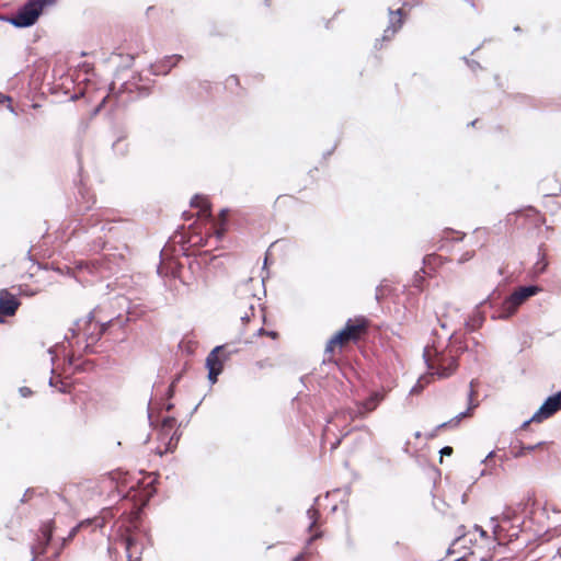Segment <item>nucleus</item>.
Returning a JSON list of instances; mask_svg holds the SVG:
<instances>
[{"mask_svg":"<svg viewBox=\"0 0 561 561\" xmlns=\"http://www.w3.org/2000/svg\"><path fill=\"white\" fill-rule=\"evenodd\" d=\"M182 59L183 56L179 54L164 56L151 64L149 71L153 76H167Z\"/></svg>","mask_w":561,"mask_h":561,"instance_id":"obj_11","label":"nucleus"},{"mask_svg":"<svg viewBox=\"0 0 561 561\" xmlns=\"http://www.w3.org/2000/svg\"><path fill=\"white\" fill-rule=\"evenodd\" d=\"M181 378H182V373H178L174 376V378L172 379L170 385H174V387L176 388V385L180 382Z\"/></svg>","mask_w":561,"mask_h":561,"instance_id":"obj_54","label":"nucleus"},{"mask_svg":"<svg viewBox=\"0 0 561 561\" xmlns=\"http://www.w3.org/2000/svg\"><path fill=\"white\" fill-rule=\"evenodd\" d=\"M471 413L468 411V410H465L460 413H458L456 416H455V421L460 423L462 419H465L466 416H470Z\"/></svg>","mask_w":561,"mask_h":561,"instance_id":"obj_48","label":"nucleus"},{"mask_svg":"<svg viewBox=\"0 0 561 561\" xmlns=\"http://www.w3.org/2000/svg\"><path fill=\"white\" fill-rule=\"evenodd\" d=\"M319 497H314L313 505L307 510V517L310 519V524L307 528V531L311 533L313 530V527L317 523V520L320 517V512L314 507V505L318 503Z\"/></svg>","mask_w":561,"mask_h":561,"instance_id":"obj_23","label":"nucleus"},{"mask_svg":"<svg viewBox=\"0 0 561 561\" xmlns=\"http://www.w3.org/2000/svg\"><path fill=\"white\" fill-rule=\"evenodd\" d=\"M322 531L318 530L316 531L314 534H312L307 540H306V543H305V547H304V550L302 551H306V552H310L309 551V548L311 547V545L319 538L322 537Z\"/></svg>","mask_w":561,"mask_h":561,"instance_id":"obj_30","label":"nucleus"},{"mask_svg":"<svg viewBox=\"0 0 561 561\" xmlns=\"http://www.w3.org/2000/svg\"><path fill=\"white\" fill-rule=\"evenodd\" d=\"M474 529L479 531L480 536L483 538L488 537V533L479 525H474Z\"/></svg>","mask_w":561,"mask_h":561,"instance_id":"obj_53","label":"nucleus"},{"mask_svg":"<svg viewBox=\"0 0 561 561\" xmlns=\"http://www.w3.org/2000/svg\"><path fill=\"white\" fill-rule=\"evenodd\" d=\"M254 316V305L253 302H250L249 305V312H245L243 316H241V321L243 323H247L251 320V318Z\"/></svg>","mask_w":561,"mask_h":561,"instance_id":"obj_34","label":"nucleus"},{"mask_svg":"<svg viewBox=\"0 0 561 561\" xmlns=\"http://www.w3.org/2000/svg\"><path fill=\"white\" fill-rule=\"evenodd\" d=\"M343 341L340 339V335H336L335 333L331 336V339L328 341L325 346V353L332 354L334 352V348L336 346H342Z\"/></svg>","mask_w":561,"mask_h":561,"instance_id":"obj_26","label":"nucleus"},{"mask_svg":"<svg viewBox=\"0 0 561 561\" xmlns=\"http://www.w3.org/2000/svg\"><path fill=\"white\" fill-rule=\"evenodd\" d=\"M540 287L537 285H526L518 287L511 295L506 296L503 300L499 301L497 309L492 313L493 320H507L513 317L518 308L530 297L537 295L540 291Z\"/></svg>","mask_w":561,"mask_h":561,"instance_id":"obj_2","label":"nucleus"},{"mask_svg":"<svg viewBox=\"0 0 561 561\" xmlns=\"http://www.w3.org/2000/svg\"><path fill=\"white\" fill-rule=\"evenodd\" d=\"M257 335H267V336H270L272 339H276L278 333L276 331H267L264 328H260L257 330Z\"/></svg>","mask_w":561,"mask_h":561,"instance_id":"obj_37","label":"nucleus"},{"mask_svg":"<svg viewBox=\"0 0 561 561\" xmlns=\"http://www.w3.org/2000/svg\"><path fill=\"white\" fill-rule=\"evenodd\" d=\"M149 425L153 428H159L163 436H168L170 431L176 425L174 416H164L160 421H153L150 410H148Z\"/></svg>","mask_w":561,"mask_h":561,"instance_id":"obj_17","label":"nucleus"},{"mask_svg":"<svg viewBox=\"0 0 561 561\" xmlns=\"http://www.w3.org/2000/svg\"><path fill=\"white\" fill-rule=\"evenodd\" d=\"M388 13L390 15V21H389V25L387 26V28L383 31V34H382V39L383 41H389L391 39V37L402 27L403 25V20H402V16H403V10L402 9H397V10H392V9H388Z\"/></svg>","mask_w":561,"mask_h":561,"instance_id":"obj_14","label":"nucleus"},{"mask_svg":"<svg viewBox=\"0 0 561 561\" xmlns=\"http://www.w3.org/2000/svg\"><path fill=\"white\" fill-rule=\"evenodd\" d=\"M191 207L199 208L203 211H210V203L201 194H195L190 201Z\"/></svg>","mask_w":561,"mask_h":561,"instance_id":"obj_21","label":"nucleus"},{"mask_svg":"<svg viewBox=\"0 0 561 561\" xmlns=\"http://www.w3.org/2000/svg\"><path fill=\"white\" fill-rule=\"evenodd\" d=\"M383 287L381 285H378L376 287V295H375V298L377 301H380L382 298H383Z\"/></svg>","mask_w":561,"mask_h":561,"instance_id":"obj_49","label":"nucleus"},{"mask_svg":"<svg viewBox=\"0 0 561 561\" xmlns=\"http://www.w3.org/2000/svg\"><path fill=\"white\" fill-rule=\"evenodd\" d=\"M473 386H474V380H471L470 381V390H469V393H468V408L467 410L472 414V411L479 405L478 402H474L473 398H474V394H476V391L473 389Z\"/></svg>","mask_w":561,"mask_h":561,"instance_id":"obj_27","label":"nucleus"},{"mask_svg":"<svg viewBox=\"0 0 561 561\" xmlns=\"http://www.w3.org/2000/svg\"><path fill=\"white\" fill-rule=\"evenodd\" d=\"M221 346H226V351H228V355L232 356L233 354H237L238 353V348L234 347L232 344H222ZM225 352V350L222 351Z\"/></svg>","mask_w":561,"mask_h":561,"instance_id":"obj_46","label":"nucleus"},{"mask_svg":"<svg viewBox=\"0 0 561 561\" xmlns=\"http://www.w3.org/2000/svg\"><path fill=\"white\" fill-rule=\"evenodd\" d=\"M446 350L448 352L453 351V354L457 355L458 357L467 350V345L461 339H458L451 334L448 339V345L446 346Z\"/></svg>","mask_w":561,"mask_h":561,"instance_id":"obj_18","label":"nucleus"},{"mask_svg":"<svg viewBox=\"0 0 561 561\" xmlns=\"http://www.w3.org/2000/svg\"><path fill=\"white\" fill-rule=\"evenodd\" d=\"M124 260L123 254H104L100 260L91 262L80 261L77 263L76 268L80 271L87 270L90 274H95L99 271L115 273Z\"/></svg>","mask_w":561,"mask_h":561,"instance_id":"obj_5","label":"nucleus"},{"mask_svg":"<svg viewBox=\"0 0 561 561\" xmlns=\"http://www.w3.org/2000/svg\"><path fill=\"white\" fill-rule=\"evenodd\" d=\"M126 321H128V318L123 320L121 317L112 318L107 321H96L95 329H98V332L87 333V343L82 346L83 353H93V345L101 340L112 325L119 324V327H123Z\"/></svg>","mask_w":561,"mask_h":561,"instance_id":"obj_7","label":"nucleus"},{"mask_svg":"<svg viewBox=\"0 0 561 561\" xmlns=\"http://www.w3.org/2000/svg\"><path fill=\"white\" fill-rule=\"evenodd\" d=\"M80 530L81 525H76L69 530L67 536H58L54 545L53 559H44L43 561H58L62 550L69 545L70 541L73 540Z\"/></svg>","mask_w":561,"mask_h":561,"instance_id":"obj_13","label":"nucleus"},{"mask_svg":"<svg viewBox=\"0 0 561 561\" xmlns=\"http://www.w3.org/2000/svg\"><path fill=\"white\" fill-rule=\"evenodd\" d=\"M58 382H60V381L57 380L54 376H51L48 380L49 386L53 388H56Z\"/></svg>","mask_w":561,"mask_h":561,"instance_id":"obj_55","label":"nucleus"},{"mask_svg":"<svg viewBox=\"0 0 561 561\" xmlns=\"http://www.w3.org/2000/svg\"><path fill=\"white\" fill-rule=\"evenodd\" d=\"M531 422H535V420H531V417L529 420H526L523 422V424L520 425V428L522 430H525L528 427V425L531 423Z\"/></svg>","mask_w":561,"mask_h":561,"instance_id":"obj_59","label":"nucleus"},{"mask_svg":"<svg viewBox=\"0 0 561 561\" xmlns=\"http://www.w3.org/2000/svg\"><path fill=\"white\" fill-rule=\"evenodd\" d=\"M341 443V439H337L333 445H332V448H336Z\"/></svg>","mask_w":561,"mask_h":561,"instance_id":"obj_64","label":"nucleus"},{"mask_svg":"<svg viewBox=\"0 0 561 561\" xmlns=\"http://www.w3.org/2000/svg\"><path fill=\"white\" fill-rule=\"evenodd\" d=\"M462 60L466 62V65L473 71L476 72L477 70L481 69V65L479 61L477 60H473V59H469L468 57L463 56L462 57Z\"/></svg>","mask_w":561,"mask_h":561,"instance_id":"obj_32","label":"nucleus"},{"mask_svg":"<svg viewBox=\"0 0 561 561\" xmlns=\"http://www.w3.org/2000/svg\"><path fill=\"white\" fill-rule=\"evenodd\" d=\"M43 247V243L42 242H37V256L41 254L42 255V251L39 252V249H42ZM46 254L43 253V257L45 256ZM36 265H37V283L39 282V272L41 271H44V272H47L48 270H53V272L57 275H60L62 276L65 273H64V268L67 271V274L68 275H71L72 272L71 270L67 266V265H64V266H60L59 264H57L55 261L53 262H44V261H41L38 257H37V262H36Z\"/></svg>","mask_w":561,"mask_h":561,"instance_id":"obj_15","label":"nucleus"},{"mask_svg":"<svg viewBox=\"0 0 561 561\" xmlns=\"http://www.w3.org/2000/svg\"><path fill=\"white\" fill-rule=\"evenodd\" d=\"M501 298V293L494 289L484 300H482L480 304H478L473 310L472 316L465 321V327L468 331L473 332L477 329L481 328L485 317L484 313L480 311V307L489 304L491 308L494 309V311L499 307V300Z\"/></svg>","mask_w":561,"mask_h":561,"instance_id":"obj_6","label":"nucleus"},{"mask_svg":"<svg viewBox=\"0 0 561 561\" xmlns=\"http://www.w3.org/2000/svg\"><path fill=\"white\" fill-rule=\"evenodd\" d=\"M380 402V396L378 393H373L366 401L360 404L359 412L368 413L376 409L377 404Z\"/></svg>","mask_w":561,"mask_h":561,"instance_id":"obj_22","label":"nucleus"},{"mask_svg":"<svg viewBox=\"0 0 561 561\" xmlns=\"http://www.w3.org/2000/svg\"><path fill=\"white\" fill-rule=\"evenodd\" d=\"M79 99V95L78 94H71L69 98H68V101H76Z\"/></svg>","mask_w":561,"mask_h":561,"instance_id":"obj_63","label":"nucleus"},{"mask_svg":"<svg viewBox=\"0 0 561 561\" xmlns=\"http://www.w3.org/2000/svg\"><path fill=\"white\" fill-rule=\"evenodd\" d=\"M231 356L228 355V351H225V352H220L218 354V360L219 363H221V365L224 366L225 362H227Z\"/></svg>","mask_w":561,"mask_h":561,"instance_id":"obj_44","label":"nucleus"},{"mask_svg":"<svg viewBox=\"0 0 561 561\" xmlns=\"http://www.w3.org/2000/svg\"><path fill=\"white\" fill-rule=\"evenodd\" d=\"M175 394V387L174 385H169L167 392L164 394L165 400H171Z\"/></svg>","mask_w":561,"mask_h":561,"instance_id":"obj_40","label":"nucleus"},{"mask_svg":"<svg viewBox=\"0 0 561 561\" xmlns=\"http://www.w3.org/2000/svg\"><path fill=\"white\" fill-rule=\"evenodd\" d=\"M473 256H474V251H466L458 259V263L463 264V263L470 261L471 259H473Z\"/></svg>","mask_w":561,"mask_h":561,"instance_id":"obj_35","label":"nucleus"},{"mask_svg":"<svg viewBox=\"0 0 561 561\" xmlns=\"http://www.w3.org/2000/svg\"><path fill=\"white\" fill-rule=\"evenodd\" d=\"M458 425H459V423L455 421V416H454L449 421L438 424L436 430H442V428H446V427L454 428V427H457Z\"/></svg>","mask_w":561,"mask_h":561,"instance_id":"obj_33","label":"nucleus"},{"mask_svg":"<svg viewBox=\"0 0 561 561\" xmlns=\"http://www.w3.org/2000/svg\"><path fill=\"white\" fill-rule=\"evenodd\" d=\"M202 404V400L192 409L190 413V417L197 411L198 407Z\"/></svg>","mask_w":561,"mask_h":561,"instance_id":"obj_61","label":"nucleus"},{"mask_svg":"<svg viewBox=\"0 0 561 561\" xmlns=\"http://www.w3.org/2000/svg\"><path fill=\"white\" fill-rule=\"evenodd\" d=\"M20 306L16 297L8 289L0 290V322L4 321L5 317L14 316Z\"/></svg>","mask_w":561,"mask_h":561,"instance_id":"obj_12","label":"nucleus"},{"mask_svg":"<svg viewBox=\"0 0 561 561\" xmlns=\"http://www.w3.org/2000/svg\"><path fill=\"white\" fill-rule=\"evenodd\" d=\"M181 426H182V423L179 424L178 428H175L173 431L172 435L170 436L169 442L167 444V451L172 453L175 449V447L182 436V433L180 431Z\"/></svg>","mask_w":561,"mask_h":561,"instance_id":"obj_25","label":"nucleus"},{"mask_svg":"<svg viewBox=\"0 0 561 561\" xmlns=\"http://www.w3.org/2000/svg\"><path fill=\"white\" fill-rule=\"evenodd\" d=\"M168 402L163 403L161 405V410H164L167 412H170L174 409V404L170 401V400H167Z\"/></svg>","mask_w":561,"mask_h":561,"instance_id":"obj_51","label":"nucleus"},{"mask_svg":"<svg viewBox=\"0 0 561 561\" xmlns=\"http://www.w3.org/2000/svg\"><path fill=\"white\" fill-rule=\"evenodd\" d=\"M19 393L22 398H31L33 396V390L30 387H21L19 389Z\"/></svg>","mask_w":561,"mask_h":561,"instance_id":"obj_38","label":"nucleus"},{"mask_svg":"<svg viewBox=\"0 0 561 561\" xmlns=\"http://www.w3.org/2000/svg\"><path fill=\"white\" fill-rule=\"evenodd\" d=\"M112 149L116 154L124 156L127 152V145L124 144V139L119 137L113 142Z\"/></svg>","mask_w":561,"mask_h":561,"instance_id":"obj_28","label":"nucleus"},{"mask_svg":"<svg viewBox=\"0 0 561 561\" xmlns=\"http://www.w3.org/2000/svg\"><path fill=\"white\" fill-rule=\"evenodd\" d=\"M92 327H83L82 330H81V333H83L84 335V344L87 343V333H96L98 332V329H95V325L93 327V329H91Z\"/></svg>","mask_w":561,"mask_h":561,"instance_id":"obj_41","label":"nucleus"},{"mask_svg":"<svg viewBox=\"0 0 561 561\" xmlns=\"http://www.w3.org/2000/svg\"><path fill=\"white\" fill-rule=\"evenodd\" d=\"M491 523L493 525V533L495 536H497L499 531L501 530V526L499 525L497 517H491Z\"/></svg>","mask_w":561,"mask_h":561,"instance_id":"obj_45","label":"nucleus"},{"mask_svg":"<svg viewBox=\"0 0 561 561\" xmlns=\"http://www.w3.org/2000/svg\"><path fill=\"white\" fill-rule=\"evenodd\" d=\"M553 402H556V405H558L559 410H561V394L559 391H557L556 393L549 396Z\"/></svg>","mask_w":561,"mask_h":561,"instance_id":"obj_42","label":"nucleus"},{"mask_svg":"<svg viewBox=\"0 0 561 561\" xmlns=\"http://www.w3.org/2000/svg\"><path fill=\"white\" fill-rule=\"evenodd\" d=\"M231 356L228 355V351H225V352H220L218 354V360L219 363H221V365L224 366L225 362H227Z\"/></svg>","mask_w":561,"mask_h":561,"instance_id":"obj_43","label":"nucleus"},{"mask_svg":"<svg viewBox=\"0 0 561 561\" xmlns=\"http://www.w3.org/2000/svg\"><path fill=\"white\" fill-rule=\"evenodd\" d=\"M104 524H105L104 518L92 517V518H85V519L81 520L80 523H78L77 525H81V529L87 528V527H93V529H95V528H102L104 526Z\"/></svg>","mask_w":561,"mask_h":561,"instance_id":"obj_24","label":"nucleus"},{"mask_svg":"<svg viewBox=\"0 0 561 561\" xmlns=\"http://www.w3.org/2000/svg\"><path fill=\"white\" fill-rule=\"evenodd\" d=\"M57 0H37V20L44 13V10L56 3Z\"/></svg>","mask_w":561,"mask_h":561,"instance_id":"obj_29","label":"nucleus"},{"mask_svg":"<svg viewBox=\"0 0 561 561\" xmlns=\"http://www.w3.org/2000/svg\"><path fill=\"white\" fill-rule=\"evenodd\" d=\"M513 518V515L511 513H503L502 514V520L504 522H511Z\"/></svg>","mask_w":561,"mask_h":561,"instance_id":"obj_56","label":"nucleus"},{"mask_svg":"<svg viewBox=\"0 0 561 561\" xmlns=\"http://www.w3.org/2000/svg\"><path fill=\"white\" fill-rule=\"evenodd\" d=\"M5 102L9 103L8 107L11 108V98L0 92V104H4Z\"/></svg>","mask_w":561,"mask_h":561,"instance_id":"obj_50","label":"nucleus"},{"mask_svg":"<svg viewBox=\"0 0 561 561\" xmlns=\"http://www.w3.org/2000/svg\"><path fill=\"white\" fill-rule=\"evenodd\" d=\"M495 456V450H491L482 460L481 463H486L490 459Z\"/></svg>","mask_w":561,"mask_h":561,"instance_id":"obj_52","label":"nucleus"},{"mask_svg":"<svg viewBox=\"0 0 561 561\" xmlns=\"http://www.w3.org/2000/svg\"><path fill=\"white\" fill-rule=\"evenodd\" d=\"M16 27H26L35 23V0H28L15 14L5 18Z\"/></svg>","mask_w":561,"mask_h":561,"instance_id":"obj_9","label":"nucleus"},{"mask_svg":"<svg viewBox=\"0 0 561 561\" xmlns=\"http://www.w3.org/2000/svg\"><path fill=\"white\" fill-rule=\"evenodd\" d=\"M94 310L90 311L84 319H78L73 322V327L69 329L70 336L68 334L65 335V340L68 343V346L71 348V352L67 355V362L70 366H73L75 370L83 371L87 370L88 367L92 366L91 360H83L81 364H77V360L80 358V355L76 354V347H81V342L78 340L76 343L72 342V339L79 336L83 327H92L94 322Z\"/></svg>","mask_w":561,"mask_h":561,"instance_id":"obj_3","label":"nucleus"},{"mask_svg":"<svg viewBox=\"0 0 561 561\" xmlns=\"http://www.w3.org/2000/svg\"><path fill=\"white\" fill-rule=\"evenodd\" d=\"M136 545V539L134 537H128L126 539V551L128 552V560L127 561H140V558L137 557L135 559L131 558L130 550Z\"/></svg>","mask_w":561,"mask_h":561,"instance_id":"obj_31","label":"nucleus"},{"mask_svg":"<svg viewBox=\"0 0 561 561\" xmlns=\"http://www.w3.org/2000/svg\"><path fill=\"white\" fill-rule=\"evenodd\" d=\"M110 474H111L113 480H116L118 478L122 479L123 476H124L122 472H111Z\"/></svg>","mask_w":561,"mask_h":561,"instance_id":"obj_58","label":"nucleus"},{"mask_svg":"<svg viewBox=\"0 0 561 561\" xmlns=\"http://www.w3.org/2000/svg\"><path fill=\"white\" fill-rule=\"evenodd\" d=\"M309 556H311V552L301 551L291 561H304Z\"/></svg>","mask_w":561,"mask_h":561,"instance_id":"obj_47","label":"nucleus"},{"mask_svg":"<svg viewBox=\"0 0 561 561\" xmlns=\"http://www.w3.org/2000/svg\"><path fill=\"white\" fill-rule=\"evenodd\" d=\"M443 232H444L445 234H447V233H453V232H455V230H454L453 228H446ZM456 233H458V234H459V237H458V238L453 239V241H454V242L462 241V240L465 239V237H466V233H463V232L456 231Z\"/></svg>","mask_w":561,"mask_h":561,"instance_id":"obj_36","label":"nucleus"},{"mask_svg":"<svg viewBox=\"0 0 561 561\" xmlns=\"http://www.w3.org/2000/svg\"><path fill=\"white\" fill-rule=\"evenodd\" d=\"M453 453H454V449H453V447H450V446H444V447L439 450L440 458H442V457H445V456L449 457V456H451V455H453Z\"/></svg>","mask_w":561,"mask_h":561,"instance_id":"obj_39","label":"nucleus"},{"mask_svg":"<svg viewBox=\"0 0 561 561\" xmlns=\"http://www.w3.org/2000/svg\"><path fill=\"white\" fill-rule=\"evenodd\" d=\"M334 149H335V147H333L332 149H330V150L325 151V152L323 153V158L325 159V158H328L329 156H331V154H332V152L334 151Z\"/></svg>","mask_w":561,"mask_h":561,"instance_id":"obj_62","label":"nucleus"},{"mask_svg":"<svg viewBox=\"0 0 561 561\" xmlns=\"http://www.w3.org/2000/svg\"><path fill=\"white\" fill-rule=\"evenodd\" d=\"M545 445H547V442H545V440L538 442L535 445H525L523 443H519L518 449L513 451V457L514 458H522V457H524L526 455V453L535 451L536 449L541 448Z\"/></svg>","mask_w":561,"mask_h":561,"instance_id":"obj_20","label":"nucleus"},{"mask_svg":"<svg viewBox=\"0 0 561 561\" xmlns=\"http://www.w3.org/2000/svg\"><path fill=\"white\" fill-rule=\"evenodd\" d=\"M229 213V209L228 208H222L219 213L220 217L221 218H225L227 216V214Z\"/></svg>","mask_w":561,"mask_h":561,"instance_id":"obj_60","label":"nucleus"},{"mask_svg":"<svg viewBox=\"0 0 561 561\" xmlns=\"http://www.w3.org/2000/svg\"><path fill=\"white\" fill-rule=\"evenodd\" d=\"M557 411H559V408L556 405V402L550 397H547L539 409L533 414L531 420L540 423L552 416Z\"/></svg>","mask_w":561,"mask_h":561,"instance_id":"obj_16","label":"nucleus"},{"mask_svg":"<svg viewBox=\"0 0 561 561\" xmlns=\"http://www.w3.org/2000/svg\"><path fill=\"white\" fill-rule=\"evenodd\" d=\"M548 267V260L543 252V244L541 243L538 247V259L537 262L534 264V273L536 275H540L546 272Z\"/></svg>","mask_w":561,"mask_h":561,"instance_id":"obj_19","label":"nucleus"},{"mask_svg":"<svg viewBox=\"0 0 561 561\" xmlns=\"http://www.w3.org/2000/svg\"><path fill=\"white\" fill-rule=\"evenodd\" d=\"M226 348V346H215L205 359V367L208 370V380L210 383L217 382L218 376L224 371V367L218 360V354Z\"/></svg>","mask_w":561,"mask_h":561,"instance_id":"obj_10","label":"nucleus"},{"mask_svg":"<svg viewBox=\"0 0 561 561\" xmlns=\"http://www.w3.org/2000/svg\"><path fill=\"white\" fill-rule=\"evenodd\" d=\"M37 488V561L44 559H53L54 545L58 536H55L57 530L56 520L49 517V514H57L58 503L64 499L59 493H42Z\"/></svg>","mask_w":561,"mask_h":561,"instance_id":"obj_1","label":"nucleus"},{"mask_svg":"<svg viewBox=\"0 0 561 561\" xmlns=\"http://www.w3.org/2000/svg\"><path fill=\"white\" fill-rule=\"evenodd\" d=\"M367 325V319L365 317H357L354 320L348 319L345 325L335 332L336 335H340V339L343 342H354L357 343L360 337V331H363Z\"/></svg>","mask_w":561,"mask_h":561,"instance_id":"obj_8","label":"nucleus"},{"mask_svg":"<svg viewBox=\"0 0 561 561\" xmlns=\"http://www.w3.org/2000/svg\"><path fill=\"white\" fill-rule=\"evenodd\" d=\"M45 356H46V358H47V359L49 358V360L51 362V365L54 366V359H55V357L53 356L51 348H48V350H47V352H46V355H45Z\"/></svg>","mask_w":561,"mask_h":561,"instance_id":"obj_57","label":"nucleus"},{"mask_svg":"<svg viewBox=\"0 0 561 561\" xmlns=\"http://www.w3.org/2000/svg\"><path fill=\"white\" fill-rule=\"evenodd\" d=\"M423 359L428 369H432L439 378L451 376L458 368L457 355L453 351L435 350L434 359L428 357L427 348L423 352Z\"/></svg>","mask_w":561,"mask_h":561,"instance_id":"obj_4","label":"nucleus"}]
</instances>
